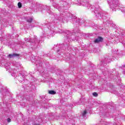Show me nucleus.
<instances>
[{
    "mask_svg": "<svg viewBox=\"0 0 125 125\" xmlns=\"http://www.w3.org/2000/svg\"><path fill=\"white\" fill-rule=\"evenodd\" d=\"M21 78H22L21 80H20L21 83H23V82H24V76H21Z\"/></svg>",
    "mask_w": 125,
    "mask_h": 125,
    "instance_id": "nucleus-18",
    "label": "nucleus"
},
{
    "mask_svg": "<svg viewBox=\"0 0 125 125\" xmlns=\"http://www.w3.org/2000/svg\"><path fill=\"white\" fill-rule=\"evenodd\" d=\"M38 10H40V9H41V6L38 7Z\"/></svg>",
    "mask_w": 125,
    "mask_h": 125,
    "instance_id": "nucleus-23",
    "label": "nucleus"
},
{
    "mask_svg": "<svg viewBox=\"0 0 125 125\" xmlns=\"http://www.w3.org/2000/svg\"><path fill=\"white\" fill-rule=\"evenodd\" d=\"M18 6L19 7V8H21V7H22V3H21V2H19L18 3Z\"/></svg>",
    "mask_w": 125,
    "mask_h": 125,
    "instance_id": "nucleus-14",
    "label": "nucleus"
},
{
    "mask_svg": "<svg viewBox=\"0 0 125 125\" xmlns=\"http://www.w3.org/2000/svg\"><path fill=\"white\" fill-rule=\"evenodd\" d=\"M51 34H53V33H54V30H51Z\"/></svg>",
    "mask_w": 125,
    "mask_h": 125,
    "instance_id": "nucleus-22",
    "label": "nucleus"
},
{
    "mask_svg": "<svg viewBox=\"0 0 125 125\" xmlns=\"http://www.w3.org/2000/svg\"><path fill=\"white\" fill-rule=\"evenodd\" d=\"M26 21L28 22V23H32L33 19L31 18H29L28 19H26Z\"/></svg>",
    "mask_w": 125,
    "mask_h": 125,
    "instance_id": "nucleus-11",
    "label": "nucleus"
},
{
    "mask_svg": "<svg viewBox=\"0 0 125 125\" xmlns=\"http://www.w3.org/2000/svg\"><path fill=\"white\" fill-rule=\"evenodd\" d=\"M102 65H104V66H106V65H107V63H110L111 62V58L106 57L104 60L102 61Z\"/></svg>",
    "mask_w": 125,
    "mask_h": 125,
    "instance_id": "nucleus-3",
    "label": "nucleus"
},
{
    "mask_svg": "<svg viewBox=\"0 0 125 125\" xmlns=\"http://www.w3.org/2000/svg\"><path fill=\"white\" fill-rule=\"evenodd\" d=\"M82 116L83 118H85L86 116V110L84 111V112L82 113Z\"/></svg>",
    "mask_w": 125,
    "mask_h": 125,
    "instance_id": "nucleus-12",
    "label": "nucleus"
},
{
    "mask_svg": "<svg viewBox=\"0 0 125 125\" xmlns=\"http://www.w3.org/2000/svg\"><path fill=\"white\" fill-rule=\"evenodd\" d=\"M2 25H3V27H6V26L7 25V21H6V22L3 21L2 22Z\"/></svg>",
    "mask_w": 125,
    "mask_h": 125,
    "instance_id": "nucleus-15",
    "label": "nucleus"
},
{
    "mask_svg": "<svg viewBox=\"0 0 125 125\" xmlns=\"http://www.w3.org/2000/svg\"><path fill=\"white\" fill-rule=\"evenodd\" d=\"M45 9H46V11H48V10H49V9H50V6H46V8Z\"/></svg>",
    "mask_w": 125,
    "mask_h": 125,
    "instance_id": "nucleus-17",
    "label": "nucleus"
},
{
    "mask_svg": "<svg viewBox=\"0 0 125 125\" xmlns=\"http://www.w3.org/2000/svg\"><path fill=\"white\" fill-rule=\"evenodd\" d=\"M103 42V38L100 36H99L98 38L96 39L94 41L95 43H98L99 42Z\"/></svg>",
    "mask_w": 125,
    "mask_h": 125,
    "instance_id": "nucleus-8",
    "label": "nucleus"
},
{
    "mask_svg": "<svg viewBox=\"0 0 125 125\" xmlns=\"http://www.w3.org/2000/svg\"><path fill=\"white\" fill-rule=\"evenodd\" d=\"M66 49V47H65V45H64V44H62L60 45V49L57 50V53H59V52L63 53L64 51H65V50Z\"/></svg>",
    "mask_w": 125,
    "mask_h": 125,
    "instance_id": "nucleus-7",
    "label": "nucleus"
},
{
    "mask_svg": "<svg viewBox=\"0 0 125 125\" xmlns=\"http://www.w3.org/2000/svg\"><path fill=\"white\" fill-rule=\"evenodd\" d=\"M58 10H59V11H60L61 10V9H60V8H58Z\"/></svg>",
    "mask_w": 125,
    "mask_h": 125,
    "instance_id": "nucleus-24",
    "label": "nucleus"
},
{
    "mask_svg": "<svg viewBox=\"0 0 125 125\" xmlns=\"http://www.w3.org/2000/svg\"><path fill=\"white\" fill-rule=\"evenodd\" d=\"M25 42H31V43H34V42H35V43H39V42H40V41H38L37 38H35V40L25 38Z\"/></svg>",
    "mask_w": 125,
    "mask_h": 125,
    "instance_id": "nucleus-6",
    "label": "nucleus"
},
{
    "mask_svg": "<svg viewBox=\"0 0 125 125\" xmlns=\"http://www.w3.org/2000/svg\"><path fill=\"white\" fill-rule=\"evenodd\" d=\"M66 34L67 35V38H68L69 40H71V41H76V40H78V38H77V37L75 38V36L72 35V33H70V31H67Z\"/></svg>",
    "mask_w": 125,
    "mask_h": 125,
    "instance_id": "nucleus-5",
    "label": "nucleus"
},
{
    "mask_svg": "<svg viewBox=\"0 0 125 125\" xmlns=\"http://www.w3.org/2000/svg\"><path fill=\"white\" fill-rule=\"evenodd\" d=\"M83 99H81L79 100V102L78 103V105H82V104H83Z\"/></svg>",
    "mask_w": 125,
    "mask_h": 125,
    "instance_id": "nucleus-13",
    "label": "nucleus"
},
{
    "mask_svg": "<svg viewBox=\"0 0 125 125\" xmlns=\"http://www.w3.org/2000/svg\"><path fill=\"white\" fill-rule=\"evenodd\" d=\"M46 25H47V28H49V29H51L50 28H49V27H50V23H47V24H46Z\"/></svg>",
    "mask_w": 125,
    "mask_h": 125,
    "instance_id": "nucleus-19",
    "label": "nucleus"
},
{
    "mask_svg": "<svg viewBox=\"0 0 125 125\" xmlns=\"http://www.w3.org/2000/svg\"><path fill=\"white\" fill-rule=\"evenodd\" d=\"M110 4V7L113 11H116V8L119 4V0H108Z\"/></svg>",
    "mask_w": 125,
    "mask_h": 125,
    "instance_id": "nucleus-2",
    "label": "nucleus"
},
{
    "mask_svg": "<svg viewBox=\"0 0 125 125\" xmlns=\"http://www.w3.org/2000/svg\"><path fill=\"white\" fill-rule=\"evenodd\" d=\"M48 93L49 94L54 95V94H56V92L54 90H50V91H48Z\"/></svg>",
    "mask_w": 125,
    "mask_h": 125,
    "instance_id": "nucleus-10",
    "label": "nucleus"
},
{
    "mask_svg": "<svg viewBox=\"0 0 125 125\" xmlns=\"http://www.w3.org/2000/svg\"><path fill=\"white\" fill-rule=\"evenodd\" d=\"M7 121L8 123H10V122H11V119H10V118H8Z\"/></svg>",
    "mask_w": 125,
    "mask_h": 125,
    "instance_id": "nucleus-20",
    "label": "nucleus"
},
{
    "mask_svg": "<svg viewBox=\"0 0 125 125\" xmlns=\"http://www.w3.org/2000/svg\"><path fill=\"white\" fill-rule=\"evenodd\" d=\"M42 62H41L40 63H39V66H42Z\"/></svg>",
    "mask_w": 125,
    "mask_h": 125,
    "instance_id": "nucleus-21",
    "label": "nucleus"
},
{
    "mask_svg": "<svg viewBox=\"0 0 125 125\" xmlns=\"http://www.w3.org/2000/svg\"><path fill=\"white\" fill-rule=\"evenodd\" d=\"M69 17H70L72 20V21H74V23H80V19L77 18L75 16H74L72 14H70Z\"/></svg>",
    "mask_w": 125,
    "mask_h": 125,
    "instance_id": "nucleus-4",
    "label": "nucleus"
},
{
    "mask_svg": "<svg viewBox=\"0 0 125 125\" xmlns=\"http://www.w3.org/2000/svg\"><path fill=\"white\" fill-rule=\"evenodd\" d=\"M93 95L95 97H97V96H98V94L96 92H94V93H93Z\"/></svg>",
    "mask_w": 125,
    "mask_h": 125,
    "instance_id": "nucleus-16",
    "label": "nucleus"
},
{
    "mask_svg": "<svg viewBox=\"0 0 125 125\" xmlns=\"http://www.w3.org/2000/svg\"><path fill=\"white\" fill-rule=\"evenodd\" d=\"M35 11H38V10H35Z\"/></svg>",
    "mask_w": 125,
    "mask_h": 125,
    "instance_id": "nucleus-25",
    "label": "nucleus"
},
{
    "mask_svg": "<svg viewBox=\"0 0 125 125\" xmlns=\"http://www.w3.org/2000/svg\"><path fill=\"white\" fill-rule=\"evenodd\" d=\"M89 9L90 8L91 10L95 13V15L96 17L101 18V15L100 14L99 11H100V8H99V6L97 5V4L94 6H90L89 5Z\"/></svg>",
    "mask_w": 125,
    "mask_h": 125,
    "instance_id": "nucleus-1",
    "label": "nucleus"
},
{
    "mask_svg": "<svg viewBox=\"0 0 125 125\" xmlns=\"http://www.w3.org/2000/svg\"><path fill=\"white\" fill-rule=\"evenodd\" d=\"M20 55L16 53L10 54L8 55V58H15V57H19Z\"/></svg>",
    "mask_w": 125,
    "mask_h": 125,
    "instance_id": "nucleus-9",
    "label": "nucleus"
}]
</instances>
